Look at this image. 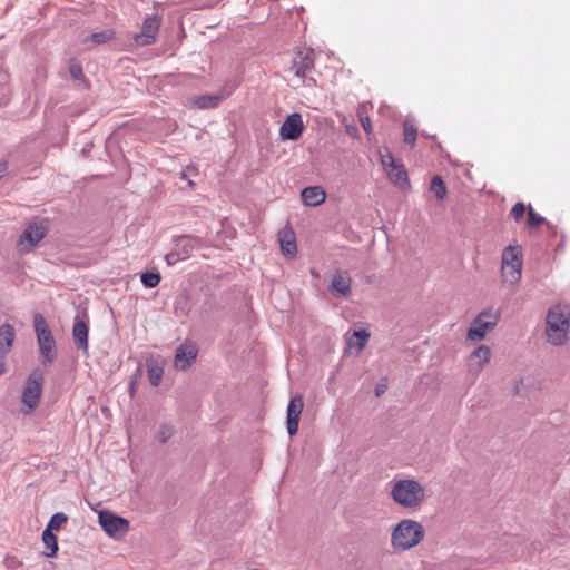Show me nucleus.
<instances>
[{"mask_svg": "<svg viewBox=\"0 0 570 570\" xmlns=\"http://www.w3.org/2000/svg\"><path fill=\"white\" fill-rule=\"evenodd\" d=\"M393 501L407 510H419L426 500V491L415 479H394L390 483Z\"/></svg>", "mask_w": 570, "mask_h": 570, "instance_id": "nucleus-1", "label": "nucleus"}, {"mask_svg": "<svg viewBox=\"0 0 570 570\" xmlns=\"http://www.w3.org/2000/svg\"><path fill=\"white\" fill-rule=\"evenodd\" d=\"M425 535L424 527L416 520L403 519L391 532V546L394 551L403 552L419 546Z\"/></svg>", "mask_w": 570, "mask_h": 570, "instance_id": "nucleus-2", "label": "nucleus"}, {"mask_svg": "<svg viewBox=\"0 0 570 570\" xmlns=\"http://www.w3.org/2000/svg\"><path fill=\"white\" fill-rule=\"evenodd\" d=\"M546 334L548 342L552 345H563L568 341L570 330V307L556 305L547 314Z\"/></svg>", "mask_w": 570, "mask_h": 570, "instance_id": "nucleus-3", "label": "nucleus"}, {"mask_svg": "<svg viewBox=\"0 0 570 570\" xmlns=\"http://www.w3.org/2000/svg\"><path fill=\"white\" fill-rule=\"evenodd\" d=\"M379 154L390 181L402 190L410 189L411 184L404 164L396 159L389 148H383Z\"/></svg>", "mask_w": 570, "mask_h": 570, "instance_id": "nucleus-4", "label": "nucleus"}, {"mask_svg": "<svg viewBox=\"0 0 570 570\" xmlns=\"http://www.w3.org/2000/svg\"><path fill=\"white\" fill-rule=\"evenodd\" d=\"M33 326L37 334L39 351L42 357V364H51L56 358L57 347L52 333L41 314L37 313L33 316Z\"/></svg>", "mask_w": 570, "mask_h": 570, "instance_id": "nucleus-5", "label": "nucleus"}, {"mask_svg": "<svg viewBox=\"0 0 570 570\" xmlns=\"http://www.w3.org/2000/svg\"><path fill=\"white\" fill-rule=\"evenodd\" d=\"M522 250L519 246H508L502 253L501 275L505 283L515 285L521 279Z\"/></svg>", "mask_w": 570, "mask_h": 570, "instance_id": "nucleus-6", "label": "nucleus"}, {"mask_svg": "<svg viewBox=\"0 0 570 570\" xmlns=\"http://www.w3.org/2000/svg\"><path fill=\"white\" fill-rule=\"evenodd\" d=\"M500 321L498 309H487L476 315L466 333V340L479 342L485 338L488 333L494 330Z\"/></svg>", "mask_w": 570, "mask_h": 570, "instance_id": "nucleus-7", "label": "nucleus"}, {"mask_svg": "<svg viewBox=\"0 0 570 570\" xmlns=\"http://www.w3.org/2000/svg\"><path fill=\"white\" fill-rule=\"evenodd\" d=\"M102 530L112 539H122L129 531V521L111 511L102 510L98 514Z\"/></svg>", "mask_w": 570, "mask_h": 570, "instance_id": "nucleus-8", "label": "nucleus"}, {"mask_svg": "<svg viewBox=\"0 0 570 570\" xmlns=\"http://www.w3.org/2000/svg\"><path fill=\"white\" fill-rule=\"evenodd\" d=\"M163 17L159 14H151L144 19L141 31L136 33L132 38L137 47H145L156 42Z\"/></svg>", "mask_w": 570, "mask_h": 570, "instance_id": "nucleus-9", "label": "nucleus"}, {"mask_svg": "<svg viewBox=\"0 0 570 570\" xmlns=\"http://www.w3.org/2000/svg\"><path fill=\"white\" fill-rule=\"evenodd\" d=\"M43 376L40 372H32L27 380L22 392V403L28 407L26 413L32 412L39 404L42 393Z\"/></svg>", "mask_w": 570, "mask_h": 570, "instance_id": "nucleus-10", "label": "nucleus"}, {"mask_svg": "<svg viewBox=\"0 0 570 570\" xmlns=\"http://www.w3.org/2000/svg\"><path fill=\"white\" fill-rule=\"evenodd\" d=\"M47 235V225L42 222L30 223L20 235L17 247L20 252H29Z\"/></svg>", "mask_w": 570, "mask_h": 570, "instance_id": "nucleus-11", "label": "nucleus"}, {"mask_svg": "<svg viewBox=\"0 0 570 570\" xmlns=\"http://www.w3.org/2000/svg\"><path fill=\"white\" fill-rule=\"evenodd\" d=\"M305 129L303 117L298 112H293L286 117L279 128V136L284 140H297Z\"/></svg>", "mask_w": 570, "mask_h": 570, "instance_id": "nucleus-12", "label": "nucleus"}, {"mask_svg": "<svg viewBox=\"0 0 570 570\" xmlns=\"http://www.w3.org/2000/svg\"><path fill=\"white\" fill-rule=\"evenodd\" d=\"M492 356L491 348L487 345L476 347L468 360V371L471 374L478 375L482 372L484 366L490 363Z\"/></svg>", "mask_w": 570, "mask_h": 570, "instance_id": "nucleus-13", "label": "nucleus"}, {"mask_svg": "<svg viewBox=\"0 0 570 570\" xmlns=\"http://www.w3.org/2000/svg\"><path fill=\"white\" fill-rule=\"evenodd\" d=\"M304 407V400L301 394L294 395L287 406V431L291 436L298 431L299 417Z\"/></svg>", "mask_w": 570, "mask_h": 570, "instance_id": "nucleus-14", "label": "nucleus"}, {"mask_svg": "<svg viewBox=\"0 0 570 570\" xmlns=\"http://www.w3.org/2000/svg\"><path fill=\"white\" fill-rule=\"evenodd\" d=\"M313 68L314 52L313 50H304L296 53L291 69L297 78L304 79Z\"/></svg>", "mask_w": 570, "mask_h": 570, "instance_id": "nucleus-15", "label": "nucleus"}, {"mask_svg": "<svg viewBox=\"0 0 570 570\" xmlns=\"http://www.w3.org/2000/svg\"><path fill=\"white\" fill-rule=\"evenodd\" d=\"M198 350L195 344L185 343L181 344L175 354L174 364L177 370L188 368L197 356Z\"/></svg>", "mask_w": 570, "mask_h": 570, "instance_id": "nucleus-16", "label": "nucleus"}, {"mask_svg": "<svg viewBox=\"0 0 570 570\" xmlns=\"http://www.w3.org/2000/svg\"><path fill=\"white\" fill-rule=\"evenodd\" d=\"M278 240L281 244L282 252L287 256H295L297 252L295 234L289 227H285L278 233Z\"/></svg>", "mask_w": 570, "mask_h": 570, "instance_id": "nucleus-17", "label": "nucleus"}, {"mask_svg": "<svg viewBox=\"0 0 570 570\" xmlns=\"http://www.w3.org/2000/svg\"><path fill=\"white\" fill-rule=\"evenodd\" d=\"M88 325L83 320L77 318L72 328V336L77 346L88 354Z\"/></svg>", "mask_w": 570, "mask_h": 570, "instance_id": "nucleus-18", "label": "nucleus"}, {"mask_svg": "<svg viewBox=\"0 0 570 570\" xmlns=\"http://www.w3.org/2000/svg\"><path fill=\"white\" fill-rule=\"evenodd\" d=\"M302 200L307 206H317L325 202L326 194L322 187H306L302 190Z\"/></svg>", "mask_w": 570, "mask_h": 570, "instance_id": "nucleus-19", "label": "nucleus"}, {"mask_svg": "<svg viewBox=\"0 0 570 570\" xmlns=\"http://www.w3.org/2000/svg\"><path fill=\"white\" fill-rule=\"evenodd\" d=\"M16 337L14 327L10 324H3L0 327V357L6 356L12 347Z\"/></svg>", "mask_w": 570, "mask_h": 570, "instance_id": "nucleus-20", "label": "nucleus"}, {"mask_svg": "<svg viewBox=\"0 0 570 570\" xmlns=\"http://www.w3.org/2000/svg\"><path fill=\"white\" fill-rule=\"evenodd\" d=\"M352 279L347 273H338L332 277L331 289L341 296H346L351 292Z\"/></svg>", "mask_w": 570, "mask_h": 570, "instance_id": "nucleus-21", "label": "nucleus"}, {"mask_svg": "<svg viewBox=\"0 0 570 570\" xmlns=\"http://www.w3.org/2000/svg\"><path fill=\"white\" fill-rule=\"evenodd\" d=\"M223 100L218 95H200L191 99V105L199 109L216 108Z\"/></svg>", "mask_w": 570, "mask_h": 570, "instance_id": "nucleus-22", "label": "nucleus"}, {"mask_svg": "<svg viewBox=\"0 0 570 570\" xmlns=\"http://www.w3.org/2000/svg\"><path fill=\"white\" fill-rule=\"evenodd\" d=\"M370 336L371 334L366 330L354 331L347 340V345L350 348H355L356 353H360L366 346Z\"/></svg>", "mask_w": 570, "mask_h": 570, "instance_id": "nucleus-23", "label": "nucleus"}, {"mask_svg": "<svg viewBox=\"0 0 570 570\" xmlns=\"http://www.w3.org/2000/svg\"><path fill=\"white\" fill-rule=\"evenodd\" d=\"M197 239L193 237H181L176 244L177 252H180L183 259L188 258L197 248Z\"/></svg>", "mask_w": 570, "mask_h": 570, "instance_id": "nucleus-24", "label": "nucleus"}, {"mask_svg": "<svg viewBox=\"0 0 570 570\" xmlns=\"http://www.w3.org/2000/svg\"><path fill=\"white\" fill-rule=\"evenodd\" d=\"M42 542L48 549V551H45V556L48 558H52L57 554L58 551V540L57 537L53 534V532H50L49 530H45L42 532Z\"/></svg>", "mask_w": 570, "mask_h": 570, "instance_id": "nucleus-25", "label": "nucleus"}, {"mask_svg": "<svg viewBox=\"0 0 570 570\" xmlns=\"http://www.w3.org/2000/svg\"><path fill=\"white\" fill-rule=\"evenodd\" d=\"M417 137V127L412 120H405L403 122V140L405 144L413 147Z\"/></svg>", "mask_w": 570, "mask_h": 570, "instance_id": "nucleus-26", "label": "nucleus"}, {"mask_svg": "<svg viewBox=\"0 0 570 570\" xmlns=\"http://www.w3.org/2000/svg\"><path fill=\"white\" fill-rule=\"evenodd\" d=\"M67 521L68 517L62 512H58L50 518L45 530H49L50 532L58 531L67 523Z\"/></svg>", "mask_w": 570, "mask_h": 570, "instance_id": "nucleus-27", "label": "nucleus"}, {"mask_svg": "<svg viewBox=\"0 0 570 570\" xmlns=\"http://www.w3.org/2000/svg\"><path fill=\"white\" fill-rule=\"evenodd\" d=\"M430 189L439 199H443L446 196L448 190L444 181L440 176H434L432 178Z\"/></svg>", "mask_w": 570, "mask_h": 570, "instance_id": "nucleus-28", "label": "nucleus"}, {"mask_svg": "<svg viewBox=\"0 0 570 570\" xmlns=\"http://www.w3.org/2000/svg\"><path fill=\"white\" fill-rule=\"evenodd\" d=\"M357 116H358V119H360V122L363 127V129L365 130V132L367 134H371L372 131V125H371V119L367 115V106L366 104H361L357 108Z\"/></svg>", "mask_w": 570, "mask_h": 570, "instance_id": "nucleus-29", "label": "nucleus"}, {"mask_svg": "<svg viewBox=\"0 0 570 570\" xmlns=\"http://www.w3.org/2000/svg\"><path fill=\"white\" fill-rule=\"evenodd\" d=\"M163 374H164V370L161 366L156 365V364L148 366V370H147L148 380L154 386H158L160 384Z\"/></svg>", "mask_w": 570, "mask_h": 570, "instance_id": "nucleus-30", "label": "nucleus"}, {"mask_svg": "<svg viewBox=\"0 0 570 570\" xmlns=\"http://www.w3.org/2000/svg\"><path fill=\"white\" fill-rule=\"evenodd\" d=\"M140 279L146 287L154 288L158 286L161 278L158 273H144Z\"/></svg>", "mask_w": 570, "mask_h": 570, "instance_id": "nucleus-31", "label": "nucleus"}, {"mask_svg": "<svg viewBox=\"0 0 570 570\" xmlns=\"http://www.w3.org/2000/svg\"><path fill=\"white\" fill-rule=\"evenodd\" d=\"M544 218L537 214L532 207L528 210V217H527V226L529 228H538L542 223Z\"/></svg>", "mask_w": 570, "mask_h": 570, "instance_id": "nucleus-32", "label": "nucleus"}, {"mask_svg": "<svg viewBox=\"0 0 570 570\" xmlns=\"http://www.w3.org/2000/svg\"><path fill=\"white\" fill-rule=\"evenodd\" d=\"M114 38V32L110 30H105L101 32L92 33L89 37V40L95 43H105Z\"/></svg>", "mask_w": 570, "mask_h": 570, "instance_id": "nucleus-33", "label": "nucleus"}, {"mask_svg": "<svg viewBox=\"0 0 570 570\" xmlns=\"http://www.w3.org/2000/svg\"><path fill=\"white\" fill-rule=\"evenodd\" d=\"M524 213H525V206L523 203L519 202L517 203L512 209H511V216L513 217V219L515 222H520L523 216H524Z\"/></svg>", "mask_w": 570, "mask_h": 570, "instance_id": "nucleus-34", "label": "nucleus"}, {"mask_svg": "<svg viewBox=\"0 0 570 570\" xmlns=\"http://www.w3.org/2000/svg\"><path fill=\"white\" fill-rule=\"evenodd\" d=\"M69 70H70V75H71V77L73 79L79 80V79H81L83 77L82 67L79 63H77V62H72L70 65Z\"/></svg>", "mask_w": 570, "mask_h": 570, "instance_id": "nucleus-35", "label": "nucleus"}, {"mask_svg": "<svg viewBox=\"0 0 570 570\" xmlns=\"http://www.w3.org/2000/svg\"><path fill=\"white\" fill-rule=\"evenodd\" d=\"M173 434V430L170 426H161V429L158 432V440L164 443L166 442Z\"/></svg>", "mask_w": 570, "mask_h": 570, "instance_id": "nucleus-36", "label": "nucleus"}, {"mask_svg": "<svg viewBox=\"0 0 570 570\" xmlns=\"http://www.w3.org/2000/svg\"><path fill=\"white\" fill-rule=\"evenodd\" d=\"M166 261L169 265H173V264L177 263L178 261H183V257L180 255V252H177V249H175L174 252L168 253L166 255Z\"/></svg>", "mask_w": 570, "mask_h": 570, "instance_id": "nucleus-37", "label": "nucleus"}, {"mask_svg": "<svg viewBox=\"0 0 570 570\" xmlns=\"http://www.w3.org/2000/svg\"><path fill=\"white\" fill-rule=\"evenodd\" d=\"M386 390V385H377L375 389L376 396H381Z\"/></svg>", "mask_w": 570, "mask_h": 570, "instance_id": "nucleus-38", "label": "nucleus"}, {"mask_svg": "<svg viewBox=\"0 0 570 570\" xmlns=\"http://www.w3.org/2000/svg\"><path fill=\"white\" fill-rule=\"evenodd\" d=\"M6 365L3 361H0V375L4 372Z\"/></svg>", "mask_w": 570, "mask_h": 570, "instance_id": "nucleus-39", "label": "nucleus"}, {"mask_svg": "<svg viewBox=\"0 0 570 570\" xmlns=\"http://www.w3.org/2000/svg\"><path fill=\"white\" fill-rule=\"evenodd\" d=\"M4 171H6V167L0 165V178L3 176Z\"/></svg>", "mask_w": 570, "mask_h": 570, "instance_id": "nucleus-40", "label": "nucleus"}, {"mask_svg": "<svg viewBox=\"0 0 570 570\" xmlns=\"http://www.w3.org/2000/svg\"><path fill=\"white\" fill-rule=\"evenodd\" d=\"M188 185L191 187L194 185V183L191 180H189Z\"/></svg>", "mask_w": 570, "mask_h": 570, "instance_id": "nucleus-41", "label": "nucleus"}]
</instances>
